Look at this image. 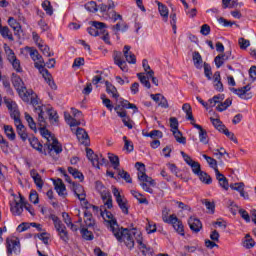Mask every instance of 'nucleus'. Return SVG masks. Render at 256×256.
<instances>
[{"mask_svg": "<svg viewBox=\"0 0 256 256\" xmlns=\"http://www.w3.org/2000/svg\"><path fill=\"white\" fill-rule=\"evenodd\" d=\"M100 215L108 223V229L113 233L118 243H124L127 249L131 251L135 247L136 239V243L140 245V249H146L147 252L151 251V248L143 243V235L141 232H137V229L119 227L117 219L113 217V213L110 211L101 210Z\"/></svg>", "mask_w": 256, "mask_h": 256, "instance_id": "f257e3e1", "label": "nucleus"}, {"mask_svg": "<svg viewBox=\"0 0 256 256\" xmlns=\"http://www.w3.org/2000/svg\"><path fill=\"white\" fill-rule=\"evenodd\" d=\"M12 83L18 92L19 97H21L22 101H25L26 103H29V97L33 95V91L27 90V87L23 86V79L19 76H14L12 79Z\"/></svg>", "mask_w": 256, "mask_h": 256, "instance_id": "f03ea898", "label": "nucleus"}, {"mask_svg": "<svg viewBox=\"0 0 256 256\" xmlns=\"http://www.w3.org/2000/svg\"><path fill=\"white\" fill-rule=\"evenodd\" d=\"M99 9L101 13H108L109 19L112 20V23H117V21H123V16L115 12V2L113 0H108L107 4H100Z\"/></svg>", "mask_w": 256, "mask_h": 256, "instance_id": "7ed1b4c3", "label": "nucleus"}, {"mask_svg": "<svg viewBox=\"0 0 256 256\" xmlns=\"http://www.w3.org/2000/svg\"><path fill=\"white\" fill-rule=\"evenodd\" d=\"M49 219L54 223V227L62 241L64 243H69V232H67V227L55 214H50Z\"/></svg>", "mask_w": 256, "mask_h": 256, "instance_id": "20e7f679", "label": "nucleus"}, {"mask_svg": "<svg viewBox=\"0 0 256 256\" xmlns=\"http://www.w3.org/2000/svg\"><path fill=\"white\" fill-rule=\"evenodd\" d=\"M6 253L7 256L21 254V241L17 237L10 236L6 238Z\"/></svg>", "mask_w": 256, "mask_h": 256, "instance_id": "39448f33", "label": "nucleus"}, {"mask_svg": "<svg viewBox=\"0 0 256 256\" xmlns=\"http://www.w3.org/2000/svg\"><path fill=\"white\" fill-rule=\"evenodd\" d=\"M35 113L38 114V123L40 125V134L42 137L47 139L49 143V138L51 137V132L45 128V117H43V107L35 108Z\"/></svg>", "mask_w": 256, "mask_h": 256, "instance_id": "423d86ee", "label": "nucleus"}, {"mask_svg": "<svg viewBox=\"0 0 256 256\" xmlns=\"http://www.w3.org/2000/svg\"><path fill=\"white\" fill-rule=\"evenodd\" d=\"M135 167L138 169L139 181H142L143 183H149V185H152V187H155V180L147 176V174L145 173V164L141 162H136Z\"/></svg>", "mask_w": 256, "mask_h": 256, "instance_id": "0eeeda50", "label": "nucleus"}, {"mask_svg": "<svg viewBox=\"0 0 256 256\" xmlns=\"http://www.w3.org/2000/svg\"><path fill=\"white\" fill-rule=\"evenodd\" d=\"M4 103L8 111H10L11 119H13L14 121L17 119H21V113L19 112V108L17 107V103L15 101L4 97Z\"/></svg>", "mask_w": 256, "mask_h": 256, "instance_id": "6e6552de", "label": "nucleus"}, {"mask_svg": "<svg viewBox=\"0 0 256 256\" xmlns=\"http://www.w3.org/2000/svg\"><path fill=\"white\" fill-rule=\"evenodd\" d=\"M45 149L47 155L50 156H53V151L56 153V155H59V153H63V146H61V143H59V140H57V138H52V143H45Z\"/></svg>", "mask_w": 256, "mask_h": 256, "instance_id": "1a4fd4ad", "label": "nucleus"}, {"mask_svg": "<svg viewBox=\"0 0 256 256\" xmlns=\"http://www.w3.org/2000/svg\"><path fill=\"white\" fill-rule=\"evenodd\" d=\"M72 190H73L74 195H76L77 198L79 199V201H81V203L84 204V207H87L89 205V202L85 198L86 197L85 190L83 189L81 184H77V183L73 182Z\"/></svg>", "mask_w": 256, "mask_h": 256, "instance_id": "9d476101", "label": "nucleus"}, {"mask_svg": "<svg viewBox=\"0 0 256 256\" xmlns=\"http://www.w3.org/2000/svg\"><path fill=\"white\" fill-rule=\"evenodd\" d=\"M230 91L234 93V95H237L238 97H240V99L247 100L253 97V95L249 93V91H251V86L249 85H246L242 88H230Z\"/></svg>", "mask_w": 256, "mask_h": 256, "instance_id": "9b49d317", "label": "nucleus"}, {"mask_svg": "<svg viewBox=\"0 0 256 256\" xmlns=\"http://www.w3.org/2000/svg\"><path fill=\"white\" fill-rule=\"evenodd\" d=\"M168 224L172 225L173 229H175V231L178 232L179 235H185V228L183 226V222L179 218H177V215L172 214Z\"/></svg>", "mask_w": 256, "mask_h": 256, "instance_id": "f8f14e48", "label": "nucleus"}, {"mask_svg": "<svg viewBox=\"0 0 256 256\" xmlns=\"http://www.w3.org/2000/svg\"><path fill=\"white\" fill-rule=\"evenodd\" d=\"M14 124L20 139L22 141H27V139H29V134H27V128H25V125L21 122V118L14 120Z\"/></svg>", "mask_w": 256, "mask_h": 256, "instance_id": "ddd939ff", "label": "nucleus"}, {"mask_svg": "<svg viewBox=\"0 0 256 256\" xmlns=\"http://www.w3.org/2000/svg\"><path fill=\"white\" fill-rule=\"evenodd\" d=\"M76 137L79 143H81V145H85V147L89 146V144L91 143V140L89 139V134L83 128H77Z\"/></svg>", "mask_w": 256, "mask_h": 256, "instance_id": "4468645a", "label": "nucleus"}, {"mask_svg": "<svg viewBox=\"0 0 256 256\" xmlns=\"http://www.w3.org/2000/svg\"><path fill=\"white\" fill-rule=\"evenodd\" d=\"M26 51H28L31 59L35 62L38 63L39 65H45V60H43V56L39 54V51L33 47L27 46Z\"/></svg>", "mask_w": 256, "mask_h": 256, "instance_id": "2eb2a0df", "label": "nucleus"}, {"mask_svg": "<svg viewBox=\"0 0 256 256\" xmlns=\"http://www.w3.org/2000/svg\"><path fill=\"white\" fill-rule=\"evenodd\" d=\"M29 143L33 149H35L36 151H38V153H40V155L47 156L45 144L44 145L41 144V142H39V139H37L36 137L29 138Z\"/></svg>", "mask_w": 256, "mask_h": 256, "instance_id": "dca6fc26", "label": "nucleus"}, {"mask_svg": "<svg viewBox=\"0 0 256 256\" xmlns=\"http://www.w3.org/2000/svg\"><path fill=\"white\" fill-rule=\"evenodd\" d=\"M188 225H189L191 231H193V233H199V231H201L203 229V224L201 223V220H199V218H196L193 216H191L188 219Z\"/></svg>", "mask_w": 256, "mask_h": 256, "instance_id": "f3484780", "label": "nucleus"}, {"mask_svg": "<svg viewBox=\"0 0 256 256\" xmlns=\"http://www.w3.org/2000/svg\"><path fill=\"white\" fill-rule=\"evenodd\" d=\"M25 205V198L20 196L18 202H15L14 205H11L10 211L13 215H21L23 213V207Z\"/></svg>", "mask_w": 256, "mask_h": 256, "instance_id": "a211bd4d", "label": "nucleus"}, {"mask_svg": "<svg viewBox=\"0 0 256 256\" xmlns=\"http://www.w3.org/2000/svg\"><path fill=\"white\" fill-rule=\"evenodd\" d=\"M191 125L195 127V129L199 130V139L200 143H203L204 145H207L209 143V138L207 136V130L203 129V127L195 122H191Z\"/></svg>", "mask_w": 256, "mask_h": 256, "instance_id": "6ab92c4d", "label": "nucleus"}, {"mask_svg": "<svg viewBox=\"0 0 256 256\" xmlns=\"http://www.w3.org/2000/svg\"><path fill=\"white\" fill-rule=\"evenodd\" d=\"M37 107H42L43 115H45V111L47 112L50 121H54V123L59 122V115L57 114V111H55V109H53V107H47V106H43V105L37 106Z\"/></svg>", "mask_w": 256, "mask_h": 256, "instance_id": "aec40b11", "label": "nucleus"}, {"mask_svg": "<svg viewBox=\"0 0 256 256\" xmlns=\"http://www.w3.org/2000/svg\"><path fill=\"white\" fill-rule=\"evenodd\" d=\"M114 63L118 65L121 71H127V62L123 60V54L121 52H114Z\"/></svg>", "mask_w": 256, "mask_h": 256, "instance_id": "412c9836", "label": "nucleus"}, {"mask_svg": "<svg viewBox=\"0 0 256 256\" xmlns=\"http://www.w3.org/2000/svg\"><path fill=\"white\" fill-rule=\"evenodd\" d=\"M131 51V46L125 45L123 49L124 57L127 61V63H130L131 65H135L137 63V58L135 57V54Z\"/></svg>", "mask_w": 256, "mask_h": 256, "instance_id": "4be33fe9", "label": "nucleus"}, {"mask_svg": "<svg viewBox=\"0 0 256 256\" xmlns=\"http://www.w3.org/2000/svg\"><path fill=\"white\" fill-rule=\"evenodd\" d=\"M96 191L101 195L102 201H105L106 197H109L111 192H109V189L103 185V182L101 181H96L95 183Z\"/></svg>", "mask_w": 256, "mask_h": 256, "instance_id": "5701e85b", "label": "nucleus"}, {"mask_svg": "<svg viewBox=\"0 0 256 256\" xmlns=\"http://www.w3.org/2000/svg\"><path fill=\"white\" fill-rule=\"evenodd\" d=\"M34 66L36 69H38L40 75H42L43 79L47 82L51 79H53V76L51 73H49V70L45 68V64L39 65L38 62L34 63Z\"/></svg>", "mask_w": 256, "mask_h": 256, "instance_id": "b1692460", "label": "nucleus"}, {"mask_svg": "<svg viewBox=\"0 0 256 256\" xmlns=\"http://www.w3.org/2000/svg\"><path fill=\"white\" fill-rule=\"evenodd\" d=\"M54 187L59 195V197L66 198L67 197V188L65 187V184L63 183V180L58 179L57 181H54Z\"/></svg>", "mask_w": 256, "mask_h": 256, "instance_id": "393cba45", "label": "nucleus"}, {"mask_svg": "<svg viewBox=\"0 0 256 256\" xmlns=\"http://www.w3.org/2000/svg\"><path fill=\"white\" fill-rule=\"evenodd\" d=\"M215 175L220 187H222V189H225V191H228L229 181L227 180V177H225V175H223L219 170H216Z\"/></svg>", "mask_w": 256, "mask_h": 256, "instance_id": "a878e982", "label": "nucleus"}, {"mask_svg": "<svg viewBox=\"0 0 256 256\" xmlns=\"http://www.w3.org/2000/svg\"><path fill=\"white\" fill-rule=\"evenodd\" d=\"M30 176L32 177L36 187H38V189H43L44 182L39 172H37L35 169H32L30 170Z\"/></svg>", "mask_w": 256, "mask_h": 256, "instance_id": "bb28decb", "label": "nucleus"}, {"mask_svg": "<svg viewBox=\"0 0 256 256\" xmlns=\"http://www.w3.org/2000/svg\"><path fill=\"white\" fill-rule=\"evenodd\" d=\"M111 29L115 35H119V31H121L122 33L127 32V30L129 29V25H127L125 21L121 20L116 25H113Z\"/></svg>", "mask_w": 256, "mask_h": 256, "instance_id": "cd10ccee", "label": "nucleus"}, {"mask_svg": "<svg viewBox=\"0 0 256 256\" xmlns=\"http://www.w3.org/2000/svg\"><path fill=\"white\" fill-rule=\"evenodd\" d=\"M118 117H121L122 123L125 127H128L129 129H133V120L127 115L126 110H122V112H118Z\"/></svg>", "mask_w": 256, "mask_h": 256, "instance_id": "c85d7f7f", "label": "nucleus"}, {"mask_svg": "<svg viewBox=\"0 0 256 256\" xmlns=\"http://www.w3.org/2000/svg\"><path fill=\"white\" fill-rule=\"evenodd\" d=\"M105 85L106 93H108V95H111L113 99H119V92L117 91V88L109 81H106Z\"/></svg>", "mask_w": 256, "mask_h": 256, "instance_id": "c756f323", "label": "nucleus"}, {"mask_svg": "<svg viewBox=\"0 0 256 256\" xmlns=\"http://www.w3.org/2000/svg\"><path fill=\"white\" fill-rule=\"evenodd\" d=\"M8 25L13 29L14 35H21V24L13 17L8 19Z\"/></svg>", "mask_w": 256, "mask_h": 256, "instance_id": "7c9ffc66", "label": "nucleus"}, {"mask_svg": "<svg viewBox=\"0 0 256 256\" xmlns=\"http://www.w3.org/2000/svg\"><path fill=\"white\" fill-rule=\"evenodd\" d=\"M158 11L161 15V17H163V21H165V23H167L168 19H169V9L167 8V6H165V4L158 2Z\"/></svg>", "mask_w": 256, "mask_h": 256, "instance_id": "2f4dec72", "label": "nucleus"}, {"mask_svg": "<svg viewBox=\"0 0 256 256\" xmlns=\"http://www.w3.org/2000/svg\"><path fill=\"white\" fill-rule=\"evenodd\" d=\"M213 78H214V83H216L214 85L216 91H219L220 93L223 92V83L221 82V72L216 71L214 73Z\"/></svg>", "mask_w": 256, "mask_h": 256, "instance_id": "473e14b6", "label": "nucleus"}, {"mask_svg": "<svg viewBox=\"0 0 256 256\" xmlns=\"http://www.w3.org/2000/svg\"><path fill=\"white\" fill-rule=\"evenodd\" d=\"M182 111H185L186 119H188V121H191V123H195V117H193V112L189 103L183 104Z\"/></svg>", "mask_w": 256, "mask_h": 256, "instance_id": "72a5a7b5", "label": "nucleus"}, {"mask_svg": "<svg viewBox=\"0 0 256 256\" xmlns=\"http://www.w3.org/2000/svg\"><path fill=\"white\" fill-rule=\"evenodd\" d=\"M0 34L4 39H9V41L14 40L11 30H9V27L7 26H3L0 24Z\"/></svg>", "mask_w": 256, "mask_h": 256, "instance_id": "f704fd0d", "label": "nucleus"}, {"mask_svg": "<svg viewBox=\"0 0 256 256\" xmlns=\"http://www.w3.org/2000/svg\"><path fill=\"white\" fill-rule=\"evenodd\" d=\"M192 59L196 69H201V65L203 64V57H201V54L198 51L193 52Z\"/></svg>", "mask_w": 256, "mask_h": 256, "instance_id": "c9c22d12", "label": "nucleus"}, {"mask_svg": "<svg viewBox=\"0 0 256 256\" xmlns=\"http://www.w3.org/2000/svg\"><path fill=\"white\" fill-rule=\"evenodd\" d=\"M108 159H109L113 169H115L116 171H119V166H120L119 156H117L115 154L108 153Z\"/></svg>", "mask_w": 256, "mask_h": 256, "instance_id": "e433bc0d", "label": "nucleus"}, {"mask_svg": "<svg viewBox=\"0 0 256 256\" xmlns=\"http://www.w3.org/2000/svg\"><path fill=\"white\" fill-rule=\"evenodd\" d=\"M90 25H92L100 35L101 33H103V31H107V24H105L104 22L91 21Z\"/></svg>", "mask_w": 256, "mask_h": 256, "instance_id": "4c0bfd02", "label": "nucleus"}, {"mask_svg": "<svg viewBox=\"0 0 256 256\" xmlns=\"http://www.w3.org/2000/svg\"><path fill=\"white\" fill-rule=\"evenodd\" d=\"M68 173L74 177V179H79V181L83 182L85 179V176H83V173H81L77 168L68 167Z\"/></svg>", "mask_w": 256, "mask_h": 256, "instance_id": "58836bf2", "label": "nucleus"}, {"mask_svg": "<svg viewBox=\"0 0 256 256\" xmlns=\"http://www.w3.org/2000/svg\"><path fill=\"white\" fill-rule=\"evenodd\" d=\"M4 133L10 141H15V130L11 125H4Z\"/></svg>", "mask_w": 256, "mask_h": 256, "instance_id": "ea45409f", "label": "nucleus"}, {"mask_svg": "<svg viewBox=\"0 0 256 256\" xmlns=\"http://www.w3.org/2000/svg\"><path fill=\"white\" fill-rule=\"evenodd\" d=\"M118 207H120L122 213L124 215H129V206H127V199L120 198L119 200H116Z\"/></svg>", "mask_w": 256, "mask_h": 256, "instance_id": "a19ab883", "label": "nucleus"}, {"mask_svg": "<svg viewBox=\"0 0 256 256\" xmlns=\"http://www.w3.org/2000/svg\"><path fill=\"white\" fill-rule=\"evenodd\" d=\"M197 177H199L200 181L204 183V185H211V183H213V178H211V176L205 171H202Z\"/></svg>", "mask_w": 256, "mask_h": 256, "instance_id": "79ce46f5", "label": "nucleus"}, {"mask_svg": "<svg viewBox=\"0 0 256 256\" xmlns=\"http://www.w3.org/2000/svg\"><path fill=\"white\" fill-rule=\"evenodd\" d=\"M233 103V100L230 98H227L224 102H220V104L216 107L217 111L220 113L223 111H226V109H229Z\"/></svg>", "mask_w": 256, "mask_h": 256, "instance_id": "37998d69", "label": "nucleus"}, {"mask_svg": "<svg viewBox=\"0 0 256 256\" xmlns=\"http://www.w3.org/2000/svg\"><path fill=\"white\" fill-rule=\"evenodd\" d=\"M202 157L207 161L211 169H214L215 172L219 171V168L217 167V160H215V158L207 156L206 154H203Z\"/></svg>", "mask_w": 256, "mask_h": 256, "instance_id": "c03bdc74", "label": "nucleus"}, {"mask_svg": "<svg viewBox=\"0 0 256 256\" xmlns=\"http://www.w3.org/2000/svg\"><path fill=\"white\" fill-rule=\"evenodd\" d=\"M131 195H133V197H135V199H137V201H139V203L144 204V205H149V200H147V198L143 197V194H141L135 190H131Z\"/></svg>", "mask_w": 256, "mask_h": 256, "instance_id": "a18cd8bd", "label": "nucleus"}, {"mask_svg": "<svg viewBox=\"0 0 256 256\" xmlns=\"http://www.w3.org/2000/svg\"><path fill=\"white\" fill-rule=\"evenodd\" d=\"M84 223L87 227H93L95 225V220H93V214L89 211L84 212Z\"/></svg>", "mask_w": 256, "mask_h": 256, "instance_id": "49530a36", "label": "nucleus"}, {"mask_svg": "<svg viewBox=\"0 0 256 256\" xmlns=\"http://www.w3.org/2000/svg\"><path fill=\"white\" fill-rule=\"evenodd\" d=\"M85 9L89 11V13H97L99 11V6L95 1H89L84 5Z\"/></svg>", "mask_w": 256, "mask_h": 256, "instance_id": "de8ad7c7", "label": "nucleus"}, {"mask_svg": "<svg viewBox=\"0 0 256 256\" xmlns=\"http://www.w3.org/2000/svg\"><path fill=\"white\" fill-rule=\"evenodd\" d=\"M25 120L27 121L30 129L32 131H35V133H37V124L35 123V120L33 119V117L31 115H29V113H25Z\"/></svg>", "mask_w": 256, "mask_h": 256, "instance_id": "09e8293b", "label": "nucleus"}, {"mask_svg": "<svg viewBox=\"0 0 256 256\" xmlns=\"http://www.w3.org/2000/svg\"><path fill=\"white\" fill-rule=\"evenodd\" d=\"M137 77L142 85L146 87V89H151V82H149V77L143 75V73H138Z\"/></svg>", "mask_w": 256, "mask_h": 256, "instance_id": "8fccbe9b", "label": "nucleus"}, {"mask_svg": "<svg viewBox=\"0 0 256 256\" xmlns=\"http://www.w3.org/2000/svg\"><path fill=\"white\" fill-rule=\"evenodd\" d=\"M225 55L222 53V54H219L217 55L215 58H214V63L217 67V69H220V67H223L225 61H229L227 58L224 57Z\"/></svg>", "mask_w": 256, "mask_h": 256, "instance_id": "3c124183", "label": "nucleus"}, {"mask_svg": "<svg viewBox=\"0 0 256 256\" xmlns=\"http://www.w3.org/2000/svg\"><path fill=\"white\" fill-rule=\"evenodd\" d=\"M172 133L177 141V143H181L182 145H185V143H187V139L185 137H183V134L181 133V131L178 130H172Z\"/></svg>", "mask_w": 256, "mask_h": 256, "instance_id": "603ef678", "label": "nucleus"}, {"mask_svg": "<svg viewBox=\"0 0 256 256\" xmlns=\"http://www.w3.org/2000/svg\"><path fill=\"white\" fill-rule=\"evenodd\" d=\"M123 141H124V150L127 151V153H133V142L129 139H127V136H123Z\"/></svg>", "mask_w": 256, "mask_h": 256, "instance_id": "864d4df0", "label": "nucleus"}, {"mask_svg": "<svg viewBox=\"0 0 256 256\" xmlns=\"http://www.w3.org/2000/svg\"><path fill=\"white\" fill-rule=\"evenodd\" d=\"M42 9H44L46 15H49L50 17L51 15H53V6L51 5V2L49 0H45L42 3Z\"/></svg>", "mask_w": 256, "mask_h": 256, "instance_id": "5fc2aeb1", "label": "nucleus"}, {"mask_svg": "<svg viewBox=\"0 0 256 256\" xmlns=\"http://www.w3.org/2000/svg\"><path fill=\"white\" fill-rule=\"evenodd\" d=\"M39 49L42 51L43 55L46 57H53V52H51V48H49L48 45H43L41 43H38Z\"/></svg>", "mask_w": 256, "mask_h": 256, "instance_id": "6e6d98bb", "label": "nucleus"}, {"mask_svg": "<svg viewBox=\"0 0 256 256\" xmlns=\"http://www.w3.org/2000/svg\"><path fill=\"white\" fill-rule=\"evenodd\" d=\"M86 156L91 161L92 165H95L96 159L98 157L97 154L91 148H86Z\"/></svg>", "mask_w": 256, "mask_h": 256, "instance_id": "4d7b16f0", "label": "nucleus"}, {"mask_svg": "<svg viewBox=\"0 0 256 256\" xmlns=\"http://www.w3.org/2000/svg\"><path fill=\"white\" fill-rule=\"evenodd\" d=\"M118 175L119 177H121V179H124L126 183H133V180L131 179V175L129 174V172L119 169Z\"/></svg>", "mask_w": 256, "mask_h": 256, "instance_id": "13d9d810", "label": "nucleus"}, {"mask_svg": "<svg viewBox=\"0 0 256 256\" xmlns=\"http://www.w3.org/2000/svg\"><path fill=\"white\" fill-rule=\"evenodd\" d=\"M0 145L3 153L7 155L9 153V142H7L3 135H0Z\"/></svg>", "mask_w": 256, "mask_h": 256, "instance_id": "bf43d9fd", "label": "nucleus"}, {"mask_svg": "<svg viewBox=\"0 0 256 256\" xmlns=\"http://www.w3.org/2000/svg\"><path fill=\"white\" fill-rule=\"evenodd\" d=\"M81 233H82L83 239H85L86 241H93L94 239L93 232L88 231L87 228H83L81 230Z\"/></svg>", "mask_w": 256, "mask_h": 256, "instance_id": "052dcab7", "label": "nucleus"}, {"mask_svg": "<svg viewBox=\"0 0 256 256\" xmlns=\"http://www.w3.org/2000/svg\"><path fill=\"white\" fill-rule=\"evenodd\" d=\"M171 212V210L167 207H164L162 210V221H164V223H169L171 221V215L169 216V213Z\"/></svg>", "mask_w": 256, "mask_h": 256, "instance_id": "680f3d73", "label": "nucleus"}, {"mask_svg": "<svg viewBox=\"0 0 256 256\" xmlns=\"http://www.w3.org/2000/svg\"><path fill=\"white\" fill-rule=\"evenodd\" d=\"M189 167H191L192 173H194V175L198 176L203 172L201 171V164H199V162L194 161Z\"/></svg>", "mask_w": 256, "mask_h": 256, "instance_id": "e2e57ef3", "label": "nucleus"}, {"mask_svg": "<svg viewBox=\"0 0 256 256\" xmlns=\"http://www.w3.org/2000/svg\"><path fill=\"white\" fill-rule=\"evenodd\" d=\"M5 53L7 54V59L9 63H12L17 59V56H15V52H13V50L9 47L5 48Z\"/></svg>", "mask_w": 256, "mask_h": 256, "instance_id": "0e129e2a", "label": "nucleus"}, {"mask_svg": "<svg viewBox=\"0 0 256 256\" xmlns=\"http://www.w3.org/2000/svg\"><path fill=\"white\" fill-rule=\"evenodd\" d=\"M29 201L33 203L34 205H37L39 203V194L35 190H31L29 195Z\"/></svg>", "mask_w": 256, "mask_h": 256, "instance_id": "69168bd1", "label": "nucleus"}, {"mask_svg": "<svg viewBox=\"0 0 256 256\" xmlns=\"http://www.w3.org/2000/svg\"><path fill=\"white\" fill-rule=\"evenodd\" d=\"M95 164H93V167H96L99 169V165H107V159L103 158V155L99 154L97 156V159L95 160Z\"/></svg>", "mask_w": 256, "mask_h": 256, "instance_id": "338daca9", "label": "nucleus"}, {"mask_svg": "<svg viewBox=\"0 0 256 256\" xmlns=\"http://www.w3.org/2000/svg\"><path fill=\"white\" fill-rule=\"evenodd\" d=\"M230 189H232L233 191H238V193H240L242 189H245V183L243 182L232 183L230 184Z\"/></svg>", "mask_w": 256, "mask_h": 256, "instance_id": "774afa93", "label": "nucleus"}]
</instances>
